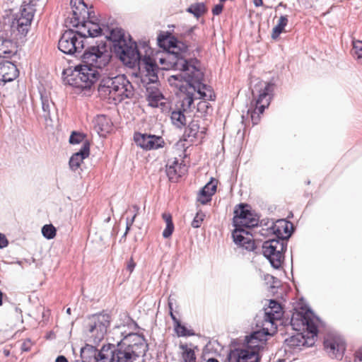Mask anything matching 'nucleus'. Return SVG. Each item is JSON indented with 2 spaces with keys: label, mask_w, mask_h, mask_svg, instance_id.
<instances>
[{
  "label": "nucleus",
  "mask_w": 362,
  "mask_h": 362,
  "mask_svg": "<svg viewBox=\"0 0 362 362\" xmlns=\"http://www.w3.org/2000/svg\"><path fill=\"white\" fill-rule=\"evenodd\" d=\"M187 11L192 13L195 17L198 18L205 13L206 8L203 3H197L192 4L187 9Z\"/></svg>",
  "instance_id": "obj_36"
},
{
  "label": "nucleus",
  "mask_w": 362,
  "mask_h": 362,
  "mask_svg": "<svg viewBox=\"0 0 362 362\" xmlns=\"http://www.w3.org/2000/svg\"><path fill=\"white\" fill-rule=\"evenodd\" d=\"M81 57L83 64L76 66L65 81L73 87L88 89L98 80L100 74L98 69H103L109 63L110 54L105 46L100 47L98 45L86 49Z\"/></svg>",
  "instance_id": "obj_3"
},
{
  "label": "nucleus",
  "mask_w": 362,
  "mask_h": 362,
  "mask_svg": "<svg viewBox=\"0 0 362 362\" xmlns=\"http://www.w3.org/2000/svg\"><path fill=\"white\" fill-rule=\"evenodd\" d=\"M42 108L43 111V117L46 121L51 119L50 112L51 107L54 105L47 97L41 95Z\"/></svg>",
  "instance_id": "obj_33"
},
{
  "label": "nucleus",
  "mask_w": 362,
  "mask_h": 362,
  "mask_svg": "<svg viewBox=\"0 0 362 362\" xmlns=\"http://www.w3.org/2000/svg\"><path fill=\"white\" fill-rule=\"evenodd\" d=\"M354 362H362V348L356 351L354 354Z\"/></svg>",
  "instance_id": "obj_50"
},
{
  "label": "nucleus",
  "mask_w": 362,
  "mask_h": 362,
  "mask_svg": "<svg viewBox=\"0 0 362 362\" xmlns=\"http://www.w3.org/2000/svg\"><path fill=\"white\" fill-rule=\"evenodd\" d=\"M69 143L71 144H81V147H83L84 144L86 143H89V141L86 139L85 134L78 132H73L69 137Z\"/></svg>",
  "instance_id": "obj_34"
},
{
  "label": "nucleus",
  "mask_w": 362,
  "mask_h": 362,
  "mask_svg": "<svg viewBox=\"0 0 362 362\" xmlns=\"http://www.w3.org/2000/svg\"><path fill=\"white\" fill-rule=\"evenodd\" d=\"M253 4L256 7L262 6H263V1L262 0H253Z\"/></svg>",
  "instance_id": "obj_54"
},
{
  "label": "nucleus",
  "mask_w": 362,
  "mask_h": 362,
  "mask_svg": "<svg viewBox=\"0 0 362 362\" xmlns=\"http://www.w3.org/2000/svg\"><path fill=\"white\" fill-rule=\"evenodd\" d=\"M56 228L52 224L45 225L42 228V233L43 236L48 240L54 238L56 235Z\"/></svg>",
  "instance_id": "obj_40"
},
{
  "label": "nucleus",
  "mask_w": 362,
  "mask_h": 362,
  "mask_svg": "<svg viewBox=\"0 0 362 362\" xmlns=\"http://www.w3.org/2000/svg\"><path fill=\"white\" fill-rule=\"evenodd\" d=\"M129 230H127V229L125 230V232H124V233L123 234V235L122 236L121 239L119 240V242H122V240H125L126 236H127V233H128V232H129Z\"/></svg>",
  "instance_id": "obj_56"
},
{
  "label": "nucleus",
  "mask_w": 362,
  "mask_h": 362,
  "mask_svg": "<svg viewBox=\"0 0 362 362\" xmlns=\"http://www.w3.org/2000/svg\"><path fill=\"white\" fill-rule=\"evenodd\" d=\"M279 7H283L286 8L287 7L286 4H284L283 2H280L278 5Z\"/></svg>",
  "instance_id": "obj_59"
},
{
  "label": "nucleus",
  "mask_w": 362,
  "mask_h": 362,
  "mask_svg": "<svg viewBox=\"0 0 362 362\" xmlns=\"http://www.w3.org/2000/svg\"><path fill=\"white\" fill-rule=\"evenodd\" d=\"M168 305H169V308H170V317H171L172 320H173L174 324L175 325L176 324H177L180 322V320L175 317V315L173 313V308H172L173 304H172V303H169Z\"/></svg>",
  "instance_id": "obj_52"
},
{
  "label": "nucleus",
  "mask_w": 362,
  "mask_h": 362,
  "mask_svg": "<svg viewBox=\"0 0 362 362\" xmlns=\"http://www.w3.org/2000/svg\"><path fill=\"white\" fill-rule=\"evenodd\" d=\"M235 229L232 233L233 241L235 244L245 247L246 249L253 250L254 243L249 236L250 232L243 226H234Z\"/></svg>",
  "instance_id": "obj_22"
},
{
  "label": "nucleus",
  "mask_w": 362,
  "mask_h": 362,
  "mask_svg": "<svg viewBox=\"0 0 362 362\" xmlns=\"http://www.w3.org/2000/svg\"><path fill=\"white\" fill-rule=\"evenodd\" d=\"M66 312H67V313H71V308H67Z\"/></svg>",
  "instance_id": "obj_62"
},
{
  "label": "nucleus",
  "mask_w": 362,
  "mask_h": 362,
  "mask_svg": "<svg viewBox=\"0 0 362 362\" xmlns=\"http://www.w3.org/2000/svg\"><path fill=\"white\" fill-rule=\"evenodd\" d=\"M136 267V263L134 262L133 258H131L129 259V261L127 263V269L130 272L132 273L134 268Z\"/></svg>",
  "instance_id": "obj_51"
},
{
  "label": "nucleus",
  "mask_w": 362,
  "mask_h": 362,
  "mask_svg": "<svg viewBox=\"0 0 362 362\" xmlns=\"http://www.w3.org/2000/svg\"><path fill=\"white\" fill-rule=\"evenodd\" d=\"M32 346V342L30 339H28L25 340L21 344V350L22 351H29Z\"/></svg>",
  "instance_id": "obj_44"
},
{
  "label": "nucleus",
  "mask_w": 362,
  "mask_h": 362,
  "mask_svg": "<svg viewBox=\"0 0 362 362\" xmlns=\"http://www.w3.org/2000/svg\"><path fill=\"white\" fill-rule=\"evenodd\" d=\"M106 38L110 41V49L126 65L134 68L138 66L145 72L141 82L146 85L156 84L158 81L159 68L151 58V48L144 42L139 48L132 40L130 35H127L123 29H112Z\"/></svg>",
  "instance_id": "obj_2"
},
{
  "label": "nucleus",
  "mask_w": 362,
  "mask_h": 362,
  "mask_svg": "<svg viewBox=\"0 0 362 362\" xmlns=\"http://www.w3.org/2000/svg\"><path fill=\"white\" fill-rule=\"evenodd\" d=\"M290 228H292L291 223L286 221L284 220H279L276 224L272 223V226L269 228L272 233L276 235V238H284L286 242L287 239L291 236V232L289 230Z\"/></svg>",
  "instance_id": "obj_24"
},
{
  "label": "nucleus",
  "mask_w": 362,
  "mask_h": 362,
  "mask_svg": "<svg viewBox=\"0 0 362 362\" xmlns=\"http://www.w3.org/2000/svg\"><path fill=\"white\" fill-rule=\"evenodd\" d=\"M174 231V225H166L165 228L163 231V237L164 238H170Z\"/></svg>",
  "instance_id": "obj_43"
},
{
  "label": "nucleus",
  "mask_w": 362,
  "mask_h": 362,
  "mask_svg": "<svg viewBox=\"0 0 362 362\" xmlns=\"http://www.w3.org/2000/svg\"><path fill=\"white\" fill-rule=\"evenodd\" d=\"M98 90L100 98L114 104L134 95V88L125 75L103 77L100 82Z\"/></svg>",
  "instance_id": "obj_7"
},
{
  "label": "nucleus",
  "mask_w": 362,
  "mask_h": 362,
  "mask_svg": "<svg viewBox=\"0 0 362 362\" xmlns=\"http://www.w3.org/2000/svg\"><path fill=\"white\" fill-rule=\"evenodd\" d=\"M3 293L1 291H0V306L2 305L3 303Z\"/></svg>",
  "instance_id": "obj_57"
},
{
  "label": "nucleus",
  "mask_w": 362,
  "mask_h": 362,
  "mask_svg": "<svg viewBox=\"0 0 362 362\" xmlns=\"http://www.w3.org/2000/svg\"><path fill=\"white\" fill-rule=\"evenodd\" d=\"M17 51L16 44L11 35L0 28V58L11 59Z\"/></svg>",
  "instance_id": "obj_18"
},
{
  "label": "nucleus",
  "mask_w": 362,
  "mask_h": 362,
  "mask_svg": "<svg viewBox=\"0 0 362 362\" xmlns=\"http://www.w3.org/2000/svg\"><path fill=\"white\" fill-rule=\"evenodd\" d=\"M207 362H219V361L217 359L212 358H209L207 361Z\"/></svg>",
  "instance_id": "obj_60"
},
{
  "label": "nucleus",
  "mask_w": 362,
  "mask_h": 362,
  "mask_svg": "<svg viewBox=\"0 0 362 362\" xmlns=\"http://www.w3.org/2000/svg\"><path fill=\"white\" fill-rule=\"evenodd\" d=\"M85 38L81 37L78 30L69 29L62 35L58 42V48L66 54H81L84 47Z\"/></svg>",
  "instance_id": "obj_13"
},
{
  "label": "nucleus",
  "mask_w": 362,
  "mask_h": 362,
  "mask_svg": "<svg viewBox=\"0 0 362 362\" xmlns=\"http://www.w3.org/2000/svg\"><path fill=\"white\" fill-rule=\"evenodd\" d=\"M55 362H68V360L64 356H59L56 358Z\"/></svg>",
  "instance_id": "obj_53"
},
{
  "label": "nucleus",
  "mask_w": 362,
  "mask_h": 362,
  "mask_svg": "<svg viewBox=\"0 0 362 362\" xmlns=\"http://www.w3.org/2000/svg\"><path fill=\"white\" fill-rule=\"evenodd\" d=\"M246 344H247V349L250 350H255L256 353L259 354V351L263 348L264 343H260L259 340L254 339L252 341V339L250 338V336H247L245 339Z\"/></svg>",
  "instance_id": "obj_38"
},
{
  "label": "nucleus",
  "mask_w": 362,
  "mask_h": 362,
  "mask_svg": "<svg viewBox=\"0 0 362 362\" xmlns=\"http://www.w3.org/2000/svg\"><path fill=\"white\" fill-rule=\"evenodd\" d=\"M132 208L134 209V214H136V215L138 214L139 213V206H137V205H134L132 206Z\"/></svg>",
  "instance_id": "obj_55"
},
{
  "label": "nucleus",
  "mask_w": 362,
  "mask_h": 362,
  "mask_svg": "<svg viewBox=\"0 0 362 362\" xmlns=\"http://www.w3.org/2000/svg\"><path fill=\"white\" fill-rule=\"evenodd\" d=\"M260 357L255 350L236 349L230 354V362H259Z\"/></svg>",
  "instance_id": "obj_20"
},
{
  "label": "nucleus",
  "mask_w": 362,
  "mask_h": 362,
  "mask_svg": "<svg viewBox=\"0 0 362 362\" xmlns=\"http://www.w3.org/2000/svg\"><path fill=\"white\" fill-rule=\"evenodd\" d=\"M274 88V83L264 81L259 82L255 86V89L252 90L253 96H255L256 92L258 93V97L255 101V108L254 110L249 109L247 112V117H250L252 125L259 123L260 115L269 105Z\"/></svg>",
  "instance_id": "obj_9"
},
{
  "label": "nucleus",
  "mask_w": 362,
  "mask_h": 362,
  "mask_svg": "<svg viewBox=\"0 0 362 362\" xmlns=\"http://www.w3.org/2000/svg\"><path fill=\"white\" fill-rule=\"evenodd\" d=\"M93 124L95 131L101 136L105 135L112 129L111 119L104 115H98L95 117Z\"/></svg>",
  "instance_id": "obj_25"
},
{
  "label": "nucleus",
  "mask_w": 362,
  "mask_h": 362,
  "mask_svg": "<svg viewBox=\"0 0 362 362\" xmlns=\"http://www.w3.org/2000/svg\"><path fill=\"white\" fill-rule=\"evenodd\" d=\"M162 218L165 221V222L166 223V225H168V224H169V225H174L173 223L172 216H171V214L170 213L164 212L162 214Z\"/></svg>",
  "instance_id": "obj_46"
},
{
  "label": "nucleus",
  "mask_w": 362,
  "mask_h": 362,
  "mask_svg": "<svg viewBox=\"0 0 362 362\" xmlns=\"http://www.w3.org/2000/svg\"><path fill=\"white\" fill-rule=\"evenodd\" d=\"M90 155V143H86L83 147L74 153L69 159V165L71 170L76 171L83 160Z\"/></svg>",
  "instance_id": "obj_23"
},
{
  "label": "nucleus",
  "mask_w": 362,
  "mask_h": 362,
  "mask_svg": "<svg viewBox=\"0 0 362 362\" xmlns=\"http://www.w3.org/2000/svg\"><path fill=\"white\" fill-rule=\"evenodd\" d=\"M286 341L291 346H299L305 343L304 337L300 334L292 336L289 339H286Z\"/></svg>",
  "instance_id": "obj_41"
},
{
  "label": "nucleus",
  "mask_w": 362,
  "mask_h": 362,
  "mask_svg": "<svg viewBox=\"0 0 362 362\" xmlns=\"http://www.w3.org/2000/svg\"><path fill=\"white\" fill-rule=\"evenodd\" d=\"M136 144L146 151L163 148L165 144L163 139L160 136L136 132L134 135Z\"/></svg>",
  "instance_id": "obj_16"
},
{
  "label": "nucleus",
  "mask_w": 362,
  "mask_h": 362,
  "mask_svg": "<svg viewBox=\"0 0 362 362\" xmlns=\"http://www.w3.org/2000/svg\"><path fill=\"white\" fill-rule=\"evenodd\" d=\"M185 171V165L178 163L175 159L171 164L167 165L166 173L170 180H177L181 177Z\"/></svg>",
  "instance_id": "obj_27"
},
{
  "label": "nucleus",
  "mask_w": 362,
  "mask_h": 362,
  "mask_svg": "<svg viewBox=\"0 0 362 362\" xmlns=\"http://www.w3.org/2000/svg\"><path fill=\"white\" fill-rule=\"evenodd\" d=\"M146 91L148 93L147 98L152 106H157L158 103L163 98V94L154 86L146 85Z\"/></svg>",
  "instance_id": "obj_29"
},
{
  "label": "nucleus",
  "mask_w": 362,
  "mask_h": 362,
  "mask_svg": "<svg viewBox=\"0 0 362 362\" xmlns=\"http://www.w3.org/2000/svg\"><path fill=\"white\" fill-rule=\"evenodd\" d=\"M3 352L5 356H8L10 355V351L8 349H4Z\"/></svg>",
  "instance_id": "obj_58"
},
{
  "label": "nucleus",
  "mask_w": 362,
  "mask_h": 362,
  "mask_svg": "<svg viewBox=\"0 0 362 362\" xmlns=\"http://www.w3.org/2000/svg\"><path fill=\"white\" fill-rule=\"evenodd\" d=\"M162 218L165 221V222L166 223V225H168V224H169V225H174L173 223L172 216H171V214L170 213L164 212L162 214Z\"/></svg>",
  "instance_id": "obj_45"
},
{
  "label": "nucleus",
  "mask_w": 362,
  "mask_h": 362,
  "mask_svg": "<svg viewBox=\"0 0 362 362\" xmlns=\"http://www.w3.org/2000/svg\"><path fill=\"white\" fill-rule=\"evenodd\" d=\"M288 22L287 16H281L277 24L274 27L272 33V38L276 40L284 30Z\"/></svg>",
  "instance_id": "obj_30"
},
{
  "label": "nucleus",
  "mask_w": 362,
  "mask_h": 362,
  "mask_svg": "<svg viewBox=\"0 0 362 362\" xmlns=\"http://www.w3.org/2000/svg\"><path fill=\"white\" fill-rule=\"evenodd\" d=\"M247 204H240L234 210L233 222L234 226L251 228L257 226L259 218L249 209Z\"/></svg>",
  "instance_id": "obj_15"
},
{
  "label": "nucleus",
  "mask_w": 362,
  "mask_h": 362,
  "mask_svg": "<svg viewBox=\"0 0 362 362\" xmlns=\"http://www.w3.org/2000/svg\"><path fill=\"white\" fill-rule=\"evenodd\" d=\"M136 217V214H134L133 215V216L132 217V218H127V221H126L127 230H130L131 226L133 225V223H134V222L135 221Z\"/></svg>",
  "instance_id": "obj_49"
},
{
  "label": "nucleus",
  "mask_w": 362,
  "mask_h": 362,
  "mask_svg": "<svg viewBox=\"0 0 362 362\" xmlns=\"http://www.w3.org/2000/svg\"><path fill=\"white\" fill-rule=\"evenodd\" d=\"M175 330L178 337H189L194 334L192 330L188 329L185 326L181 325L180 322L175 325Z\"/></svg>",
  "instance_id": "obj_39"
},
{
  "label": "nucleus",
  "mask_w": 362,
  "mask_h": 362,
  "mask_svg": "<svg viewBox=\"0 0 362 362\" xmlns=\"http://www.w3.org/2000/svg\"><path fill=\"white\" fill-rule=\"evenodd\" d=\"M205 214L202 211H199L196 216H194V219L192 221L191 226L194 228H198L201 226L204 218H205Z\"/></svg>",
  "instance_id": "obj_42"
},
{
  "label": "nucleus",
  "mask_w": 362,
  "mask_h": 362,
  "mask_svg": "<svg viewBox=\"0 0 362 362\" xmlns=\"http://www.w3.org/2000/svg\"><path fill=\"white\" fill-rule=\"evenodd\" d=\"M8 241L6 236L4 234L0 233V248L6 247L8 245Z\"/></svg>",
  "instance_id": "obj_48"
},
{
  "label": "nucleus",
  "mask_w": 362,
  "mask_h": 362,
  "mask_svg": "<svg viewBox=\"0 0 362 362\" xmlns=\"http://www.w3.org/2000/svg\"><path fill=\"white\" fill-rule=\"evenodd\" d=\"M173 51L168 54V59L175 70L181 71L182 83L184 86H193L195 89L192 94L193 101L202 99L197 103V110L205 116L212 112L213 108L209 101L215 100L216 95L210 86L202 83L204 74L199 69V62L189 52L187 47L173 39L169 42Z\"/></svg>",
  "instance_id": "obj_1"
},
{
  "label": "nucleus",
  "mask_w": 362,
  "mask_h": 362,
  "mask_svg": "<svg viewBox=\"0 0 362 362\" xmlns=\"http://www.w3.org/2000/svg\"><path fill=\"white\" fill-rule=\"evenodd\" d=\"M282 315L281 304L275 300H270L269 307L265 310L263 326L267 324L274 325L276 320H281Z\"/></svg>",
  "instance_id": "obj_21"
},
{
  "label": "nucleus",
  "mask_w": 362,
  "mask_h": 362,
  "mask_svg": "<svg viewBox=\"0 0 362 362\" xmlns=\"http://www.w3.org/2000/svg\"><path fill=\"white\" fill-rule=\"evenodd\" d=\"M36 3L30 0L25 1L21 6L19 12L12 15L7 21L0 23V28L11 35L13 40H21L24 39L30 30L35 13Z\"/></svg>",
  "instance_id": "obj_5"
},
{
  "label": "nucleus",
  "mask_w": 362,
  "mask_h": 362,
  "mask_svg": "<svg viewBox=\"0 0 362 362\" xmlns=\"http://www.w3.org/2000/svg\"><path fill=\"white\" fill-rule=\"evenodd\" d=\"M179 348L182 351V358L184 362H197L194 351L188 347L187 344H180Z\"/></svg>",
  "instance_id": "obj_31"
},
{
  "label": "nucleus",
  "mask_w": 362,
  "mask_h": 362,
  "mask_svg": "<svg viewBox=\"0 0 362 362\" xmlns=\"http://www.w3.org/2000/svg\"><path fill=\"white\" fill-rule=\"evenodd\" d=\"M196 28H197L196 26L183 27L182 28V30H178V32L176 33V35L178 37H180V39L184 40L185 42H182L180 40H178L177 38H176L175 37H171L170 35H161V34L159 35L158 37V45H159V47H162V48H163L165 49H168V53L166 54V57L164 58V59H160V63L163 64L164 62L168 61V63H169L170 67L173 69L172 67V65H171L169 59H168V54L170 53H171L172 51H173V47H170V44L169 43V42L171 41L173 39L176 40L178 42H181L182 44L185 45L187 47V49H188L189 52L191 54V56H192L193 57L197 59L194 57V54H192L189 51V45L186 44L187 42L189 43L190 42H194V41L197 40L196 35L194 33V30Z\"/></svg>",
  "instance_id": "obj_11"
},
{
  "label": "nucleus",
  "mask_w": 362,
  "mask_h": 362,
  "mask_svg": "<svg viewBox=\"0 0 362 362\" xmlns=\"http://www.w3.org/2000/svg\"><path fill=\"white\" fill-rule=\"evenodd\" d=\"M148 345L142 334L129 333L117 345L108 344L102 347L101 362H134L144 356Z\"/></svg>",
  "instance_id": "obj_4"
},
{
  "label": "nucleus",
  "mask_w": 362,
  "mask_h": 362,
  "mask_svg": "<svg viewBox=\"0 0 362 362\" xmlns=\"http://www.w3.org/2000/svg\"><path fill=\"white\" fill-rule=\"evenodd\" d=\"M270 334L268 331V327H264L262 329H259L257 331H255L250 334V338L252 339V341L254 339H258L260 343H264L267 341V335Z\"/></svg>",
  "instance_id": "obj_35"
},
{
  "label": "nucleus",
  "mask_w": 362,
  "mask_h": 362,
  "mask_svg": "<svg viewBox=\"0 0 362 362\" xmlns=\"http://www.w3.org/2000/svg\"><path fill=\"white\" fill-rule=\"evenodd\" d=\"M19 75L16 66L8 59L0 62V85L13 81Z\"/></svg>",
  "instance_id": "obj_19"
},
{
  "label": "nucleus",
  "mask_w": 362,
  "mask_h": 362,
  "mask_svg": "<svg viewBox=\"0 0 362 362\" xmlns=\"http://www.w3.org/2000/svg\"><path fill=\"white\" fill-rule=\"evenodd\" d=\"M313 313L308 310L305 313L298 312L293 313L291 319V325L293 329L300 331L306 327L308 333L311 334L313 337H316L318 332L317 327L314 322Z\"/></svg>",
  "instance_id": "obj_14"
},
{
  "label": "nucleus",
  "mask_w": 362,
  "mask_h": 362,
  "mask_svg": "<svg viewBox=\"0 0 362 362\" xmlns=\"http://www.w3.org/2000/svg\"><path fill=\"white\" fill-rule=\"evenodd\" d=\"M90 18V13L87 5L82 1H74L72 5V17L69 23L75 28H78V33L81 37H95L103 34V29L98 23L88 20Z\"/></svg>",
  "instance_id": "obj_8"
},
{
  "label": "nucleus",
  "mask_w": 362,
  "mask_h": 362,
  "mask_svg": "<svg viewBox=\"0 0 362 362\" xmlns=\"http://www.w3.org/2000/svg\"><path fill=\"white\" fill-rule=\"evenodd\" d=\"M216 185L209 182L200 190L197 200L202 204H206L211 201L212 195L216 192Z\"/></svg>",
  "instance_id": "obj_28"
},
{
  "label": "nucleus",
  "mask_w": 362,
  "mask_h": 362,
  "mask_svg": "<svg viewBox=\"0 0 362 362\" xmlns=\"http://www.w3.org/2000/svg\"><path fill=\"white\" fill-rule=\"evenodd\" d=\"M223 8V6L221 4H216L212 9V13L214 16H218L222 12Z\"/></svg>",
  "instance_id": "obj_47"
},
{
  "label": "nucleus",
  "mask_w": 362,
  "mask_h": 362,
  "mask_svg": "<svg viewBox=\"0 0 362 362\" xmlns=\"http://www.w3.org/2000/svg\"><path fill=\"white\" fill-rule=\"evenodd\" d=\"M110 323V315L106 313H98L87 317L85 320V328L87 334L94 344H98L107 333Z\"/></svg>",
  "instance_id": "obj_10"
},
{
  "label": "nucleus",
  "mask_w": 362,
  "mask_h": 362,
  "mask_svg": "<svg viewBox=\"0 0 362 362\" xmlns=\"http://www.w3.org/2000/svg\"><path fill=\"white\" fill-rule=\"evenodd\" d=\"M110 221V217H107L106 219H105V221L106 222H109Z\"/></svg>",
  "instance_id": "obj_61"
},
{
  "label": "nucleus",
  "mask_w": 362,
  "mask_h": 362,
  "mask_svg": "<svg viewBox=\"0 0 362 362\" xmlns=\"http://www.w3.org/2000/svg\"><path fill=\"white\" fill-rule=\"evenodd\" d=\"M168 83L171 86L178 89L180 100L176 107L171 112L170 119L173 124L177 128L182 129L187 124L185 113L191 112L193 105L192 94L195 89L193 86H184L182 83V75L175 74L169 76Z\"/></svg>",
  "instance_id": "obj_6"
},
{
  "label": "nucleus",
  "mask_w": 362,
  "mask_h": 362,
  "mask_svg": "<svg viewBox=\"0 0 362 362\" xmlns=\"http://www.w3.org/2000/svg\"><path fill=\"white\" fill-rule=\"evenodd\" d=\"M74 362H79V361L76 360V361H75Z\"/></svg>",
  "instance_id": "obj_64"
},
{
  "label": "nucleus",
  "mask_w": 362,
  "mask_h": 362,
  "mask_svg": "<svg viewBox=\"0 0 362 362\" xmlns=\"http://www.w3.org/2000/svg\"><path fill=\"white\" fill-rule=\"evenodd\" d=\"M286 241L284 238H273L266 240L262 244V253L275 269L281 267L286 250Z\"/></svg>",
  "instance_id": "obj_12"
},
{
  "label": "nucleus",
  "mask_w": 362,
  "mask_h": 362,
  "mask_svg": "<svg viewBox=\"0 0 362 362\" xmlns=\"http://www.w3.org/2000/svg\"><path fill=\"white\" fill-rule=\"evenodd\" d=\"M199 133L204 134L203 131L199 132V121L192 120L185 129L184 135L188 138H196L198 136Z\"/></svg>",
  "instance_id": "obj_32"
},
{
  "label": "nucleus",
  "mask_w": 362,
  "mask_h": 362,
  "mask_svg": "<svg viewBox=\"0 0 362 362\" xmlns=\"http://www.w3.org/2000/svg\"><path fill=\"white\" fill-rule=\"evenodd\" d=\"M324 346L329 355L337 359L342 358L346 349L344 339L335 335H328L324 340Z\"/></svg>",
  "instance_id": "obj_17"
},
{
  "label": "nucleus",
  "mask_w": 362,
  "mask_h": 362,
  "mask_svg": "<svg viewBox=\"0 0 362 362\" xmlns=\"http://www.w3.org/2000/svg\"><path fill=\"white\" fill-rule=\"evenodd\" d=\"M352 54L356 58L357 62L362 65V41H354Z\"/></svg>",
  "instance_id": "obj_37"
},
{
  "label": "nucleus",
  "mask_w": 362,
  "mask_h": 362,
  "mask_svg": "<svg viewBox=\"0 0 362 362\" xmlns=\"http://www.w3.org/2000/svg\"><path fill=\"white\" fill-rule=\"evenodd\" d=\"M102 349L98 350L93 346L86 344L81 349L82 362H101Z\"/></svg>",
  "instance_id": "obj_26"
},
{
  "label": "nucleus",
  "mask_w": 362,
  "mask_h": 362,
  "mask_svg": "<svg viewBox=\"0 0 362 362\" xmlns=\"http://www.w3.org/2000/svg\"><path fill=\"white\" fill-rule=\"evenodd\" d=\"M74 1H78V3H82V1H83V0H75Z\"/></svg>",
  "instance_id": "obj_63"
}]
</instances>
